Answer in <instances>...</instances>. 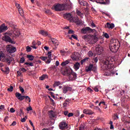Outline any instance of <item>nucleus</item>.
Masks as SVG:
<instances>
[{
	"instance_id": "nucleus-1",
	"label": "nucleus",
	"mask_w": 130,
	"mask_h": 130,
	"mask_svg": "<svg viewBox=\"0 0 130 130\" xmlns=\"http://www.w3.org/2000/svg\"><path fill=\"white\" fill-rule=\"evenodd\" d=\"M114 59L110 56L106 57L105 60L104 61L103 68L107 72L105 73V76L107 77L111 76L112 75H114V73L112 72L113 70V64ZM109 70V71H108Z\"/></svg>"
},
{
	"instance_id": "nucleus-2",
	"label": "nucleus",
	"mask_w": 130,
	"mask_h": 130,
	"mask_svg": "<svg viewBox=\"0 0 130 130\" xmlns=\"http://www.w3.org/2000/svg\"><path fill=\"white\" fill-rule=\"evenodd\" d=\"M119 42L116 39H112L110 42L109 48L112 52H116L118 50V47H116L118 45Z\"/></svg>"
},
{
	"instance_id": "nucleus-3",
	"label": "nucleus",
	"mask_w": 130,
	"mask_h": 130,
	"mask_svg": "<svg viewBox=\"0 0 130 130\" xmlns=\"http://www.w3.org/2000/svg\"><path fill=\"white\" fill-rule=\"evenodd\" d=\"M64 76H67L69 77L70 80H76L77 79V74L74 72L73 70L71 69H68L64 71L63 74Z\"/></svg>"
},
{
	"instance_id": "nucleus-4",
	"label": "nucleus",
	"mask_w": 130,
	"mask_h": 130,
	"mask_svg": "<svg viewBox=\"0 0 130 130\" xmlns=\"http://www.w3.org/2000/svg\"><path fill=\"white\" fill-rule=\"evenodd\" d=\"M15 96L20 101H22V100H24V99L25 98L26 102H31V99L29 96L22 95V94L19 92H16Z\"/></svg>"
},
{
	"instance_id": "nucleus-5",
	"label": "nucleus",
	"mask_w": 130,
	"mask_h": 130,
	"mask_svg": "<svg viewBox=\"0 0 130 130\" xmlns=\"http://www.w3.org/2000/svg\"><path fill=\"white\" fill-rule=\"evenodd\" d=\"M68 123L65 121H62L59 124V128L61 130H64L68 128Z\"/></svg>"
},
{
	"instance_id": "nucleus-6",
	"label": "nucleus",
	"mask_w": 130,
	"mask_h": 130,
	"mask_svg": "<svg viewBox=\"0 0 130 130\" xmlns=\"http://www.w3.org/2000/svg\"><path fill=\"white\" fill-rule=\"evenodd\" d=\"M71 22L75 23L77 25H81V26L83 25V21L80 20L78 17H72V19H71Z\"/></svg>"
},
{
	"instance_id": "nucleus-7",
	"label": "nucleus",
	"mask_w": 130,
	"mask_h": 130,
	"mask_svg": "<svg viewBox=\"0 0 130 130\" xmlns=\"http://www.w3.org/2000/svg\"><path fill=\"white\" fill-rule=\"evenodd\" d=\"M93 30V29L89 27H86L81 29V33H83V34H89V33H92Z\"/></svg>"
},
{
	"instance_id": "nucleus-8",
	"label": "nucleus",
	"mask_w": 130,
	"mask_h": 130,
	"mask_svg": "<svg viewBox=\"0 0 130 130\" xmlns=\"http://www.w3.org/2000/svg\"><path fill=\"white\" fill-rule=\"evenodd\" d=\"M81 57V55L78 52H73L71 55L73 60H79Z\"/></svg>"
},
{
	"instance_id": "nucleus-9",
	"label": "nucleus",
	"mask_w": 130,
	"mask_h": 130,
	"mask_svg": "<svg viewBox=\"0 0 130 130\" xmlns=\"http://www.w3.org/2000/svg\"><path fill=\"white\" fill-rule=\"evenodd\" d=\"M53 8H54L55 11H56L57 12H60V11H63V4H58L56 5H54ZM53 8H52V9H53Z\"/></svg>"
},
{
	"instance_id": "nucleus-10",
	"label": "nucleus",
	"mask_w": 130,
	"mask_h": 130,
	"mask_svg": "<svg viewBox=\"0 0 130 130\" xmlns=\"http://www.w3.org/2000/svg\"><path fill=\"white\" fill-rule=\"evenodd\" d=\"M3 40H4V41H6V42H9L12 44H15V42L13 41L12 39H11V37L7 35H5V36L3 37Z\"/></svg>"
},
{
	"instance_id": "nucleus-11",
	"label": "nucleus",
	"mask_w": 130,
	"mask_h": 130,
	"mask_svg": "<svg viewBox=\"0 0 130 130\" xmlns=\"http://www.w3.org/2000/svg\"><path fill=\"white\" fill-rule=\"evenodd\" d=\"M63 17L64 19H67L70 22H71L73 19V15L71 13H65L63 14Z\"/></svg>"
},
{
	"instance_id": "nucleus-12",
	"label": "nucleus",
	"mask_w": 130,
	"mask_h": 130,
	"mask_svg": "<svg viewBox=\"0 0 130 130\" xmlns=\"http://www.w3.org/2000/svg\"><path fill=\"white\" fill-rule=\"evenodd\" d=\"M63 11H70L72 6L70 3H67L65 4H63Z\"/></svg>"
},
{
	"instance_id": "nucleus-13",
	"label": "nucleus",
	"mask_w": 130,
	"mask_h": 130,
	"mask_svg": "<svg viewBox=\"0 0 130 130\" xmlns=\"http://www.w3.org/2000/svg\"><path fill=\"white\" fill-rule=\"evenodd\" d=\"M63 93L64 94H67L68 92L72 91L73 88L71 87L64 86L62 88Z\"/></svg>"
},
{
	"instance_id": "nucleus-14",
	"label": "nucleus",
	"mask_w": 130,
	"mask_h": 130,
	"mask_svg": "<svg viewBox=\"0 0 130 130\" xmlns=\"http://www.w3.org/2000/svg\"><path fill=\"white\" fill-rule=\"evenodd\" d=\"M7 30H8V26H6L5 23H3L1 26H0V33L6 32Z\"/></svg>"
},
{
	"instance_id": "nucleus-15",
	"label": "nucleus",
	"mask_w": 130,
	"mask_h": 130,
	"mask_svg": "<svg viewBox=\"0 0 130 130\" xmlns=\"http://www.w3.org/2000/svg\"><path fill=\"white\" fill-rule=\"evenodd\" d=\"M17 49L15 47H8L7 48V51L9 52V53H14V52H16Z\"/></svg>"
},
{
	"instance_id": "nucleus-16",
	"label": "nucleus",
	"mask_w": 130,
	"mask_h": 130,
	"mask_svg": "<svg viewBox=\"0 0 130 130\" xmlns=\"http://www.w3.org/2000/svg\"><path fill=\"white\" fill-rule=\"evenodd\" d=\"M50 40L55 46H58V45H59V42L55 38H50Z\"/></svg>"
},
{
	"instance_id": "nucleus-17",
	"label": "nucleus",
	"mask_w": 130,
	"mask_h": 130,
	"mask_svg": "<svg viewBox=\"0 0 130 130\" xmlns=\"http://www.w3.org/2000/svg\"><path fill=\"white\" fill-rule=\"evenodd\" d=\"M78 3L79 5H81V6H83V7H89V4L83 0H78Z\"/></svg>"
},
{
	"instance_id": "nucleus-18",
	"label": "nucleus",
	"mask_w": 130,
	"mask_h": 130,
	"mask_svg": "<svg viewBox=\"0 0 130 130\" xmlns=\"http://www.w3.org/2000/svg\"><path fill=\"white\" fill-rule=\"evenodd\" d=\"M13 60L14 58L11 56L7 57L5 58V61H6L7 63H8V64L9 65L11 64V62H12V61H13Z\"/></svg>"
},
{
	"instance_id": "nucleus-19",
	"label": "nucleus",
	"mask_w": 130,
	"mask_h": 130,
	"mask_svg": "<svg viewBox=\"0 0 130 130\" xmlns=\"http://www.w3.org/2000/svg\"><path fill=\"white\" fill-rule=\"evenodd\" d=\"M90 40H91L90 43H91L92 44H95V43H96V42L98 41V38L96 37V36H92Z\"/></svg>"
},
{
	"instance_id": "nucleus-20",
	"label": "nucleus",
	"mask_w": 130,
	"mask_h": 130,
	"mask_svg": "<svg viewBox=\"0 0 130 130\" xmlns=\"http://www.w3.org/2000/svg\"><path fill=\"white\" fill-rule=\"evenodd\" d=\"M95 50L99 55H100V54L103 52V47H98L96 48Z\"/></svg>"
},
{
	"instance_id": "nucleus-21",
	"label": "nucleus",
	"mask_w": 130,
	"mask_h": 130,
	"mask_svg": "<svg viewBox=\"0 0 130 130\" xmlns=\"http://www.w3.org/2000/svg\"><path fill=\"white\" fill-rule=\"evenodd\" d=\"M47 55H48V56H47V57L48 58V60H47V61H46V62L47 64H48V63H50V62L51 61V52L49 51L47 53Z\"/></svg>"
},
{
	"instance_id": "nucleus-22",
	"label": "nucleus",
	"mask_w": 130,
	"mask_h": 130,
	"mask_svg": "<svg viewBox=\"0 0 130 130\" xmlns=\"http://www.w3.org/2000/svg\"><path fill=\"white\" fill-rule=\"evenodd\" d=\"M83 113H85V114H88L89 115H92L94 112H93V111H92L91 110L84 109L83 110Z\"/></svg>"
},
{
	"instance_id": "nucleus-23",
	"label": "nucleus",
	"mask_w": 130,
	"mask_h": 130,
	"mask_svg": "<svg viewBox=\"0 0 130 130\" xmlns=\"http://www.w3.org/2000/svg\"><path fill=\"white\" fill-rule=\"evenodd\" d=\"M106 28H108V29H113L114 28V24L113 23H110L109 22L107 23V26H106Z\"/></svg>"
},
{
	"instance_id": "nucleus-24",
	"label": "nucleus",
	"mask_w": 130,
	"mask_h": 130,
	"mask_svg": "<svg viewBox=\"0 0 130 130\" xmlns=\"http://www.w3.org/2000/svg\"><path fill=\"white\" fill-rule=\"evenodd\" d=\"M39 34H41V35H43V36H48V32L43 30L39 31Z\"/></svg>"
},
{
	"instance_id": "nucleus-25",
	"label": "nucleus",
	"mask_w": 130,
	"mask_h": 130,
	"mask_svg": "<svg viewBox=\"0 0 130 130\" xmlns=\"http://www.w3.org/2000/svg\"><path fill=\"white\" fill-rule=\"evenodd\" d=\"M113 120H117L119 119L118 117V114L117 113H114L112 115Z\"/></svg>"
},
{
	"instance_id": "nucleus-26",
	"label": "nucleus",
	"mask_w": 130,
	"mask_h": 130,
	"mask_svg": "<svg viewBox=\"0 0 130 130\" xmlns=\"http://www.w3.org/2000/svg\"><path fill=\"white\" fill-rule=\"evenodd\" d=\"M13 34H15V35L16 36H20V31H19V29H18L17 28H14Z\"/></svg>"
},
{
	"instance_id": "nucleus-27",
	"label": "nucleus",
	"mask_w": 130,
	"mask_h": 130,
	"mask_svg": "<svg viewBox=\"0 0 130 130\" xmlns=\"http://www.w3.org/2000/svg\"><path fill=\"white\" fill-rule=\"evenodd\" d=\"M70 61H71V60H66L61 63V66H62V67H64V66H67V64H69V63H70Z\"/></svg>"
},
{
	"instance_id": "nucleus-28",
	"label": "nucleus",
	"mask_w": 130,
	"mask_h": 130,
	"mask_svg": "<svg viewBox=\"0 0 130 130\" xmlns=\"http://www.w3.org/2000/svg\"><path fill=\"white\" fill-rule=\"evenodd\" d=\"M93 68V64H89L87 69H86V72H91L92 71V69Z\"/></svg>"
},
{
	"instance_id": "nucleus-29",
	"label": "nucleus",
	"mask_w": 130,
	"mask_h": 130,
	"mask_svg": "<svg viewBox=\"0 0 130 130\" xmlns=\"http://www.w3.org/2000/svg\"><path fill=\"white\" fill-rule=\"evenodd\" d=\"M40 59H42V60H43V61H45L46 63V61L48 60V58L47 56H41L40 57Z\"/></svg>"
},
{
	"instance_id": "nucleus-30",
	"label": "nucleus",
	"mask_w": 130,
	"mask_h": 130,
	"mask_svg": "<svg viewBox=\"0 0 130 130\" xmlns=\"http://www.w3.org/2000/svg\"><path fill=\"white\" fill-rule=\"evenodd\" d=\"M88 60H89V57L84 58V59H83L80 61L81 64H83L84 62H86V61H88Z\"/></svg>"
},
{
	"instance_id": "nucleus-31",
	"label": "nucleus",
	"mask_w": 130,
	"mask_h": 130,
	"mask_svg": "<svg viewBox=\"0 0 130 130\" xmlns=\"http://www.w3.org/2000/svg\"><path fill=\"white\" fill-rule=\"evenodd\" d=\"M76 14L78 16H80V18H83V13L78 9H76Z\"/></svg>"
},
{
	"instance_id": "nucleus-32",
	"label": "nucleus",
	"mask_w": 130,
	"mask_h": 130,
	"mask_svg": "<svg viewBox=\"0 0 130 130\" xmlns=\"http://www.w3.org/2000/svg\"><path fill=\"white\" fill-rule=\"evenodd\" d=\"M75 69L76 71L79 70L80 69V63L77 62L74 64Z\"/></svg>"
},
{
	"instance_id": "nucleus-33",
	"label": "nucleus",
	"mask_w": 130,
	"mask_h": 130,
	"mask_svg": "<svg viewBox=\"0 0 130 130\" xmlns=\"http://www.w3.org/2000/svg\"><path fill=\"white\" fill-rule=\"evenodd\" d=\"M87 54L89 57H92L93 55H94V53H93L92 51H89Z\"/></svg>"
},
{
	"instance_id": "nucleus-34",
	"label": "nucleus",
	"mask_w": 130,
	"mask_h": 130,
	"mask_svg": "<svg viewBox=\"0 0 130 130\" xmlns=\"http://www.w3.org/2000/svg\"><path fill=\"white\" fill-rule=\"evenodd\" d=\"M91 71L94 72V73H97V66L92 65V69Z\"/></svg>"
},
{
	"instance_id": "nucleus-35",
	"label": "nucleus",
	"mask_w": 130,
	"mask_h": 130,
	"mask_svg": "<svg viewBox=\"0 0 130 130\" xmlns=\"http://www.w3.org/2000/svg\"><path fill=\"white\" fill-rule=\"evenodd\" d=\"M46 77H47V75L43 74L41 77H40V81H43V80H45Z\"/></svg>"
},
{
	"instance_id": "nucleus-36",
	"label": "nucleus",
	"mask_w": 130,
	"mask_h": 130,
	"mask_svg": "<svg viewBox=\"0 0 130 130\" xmlns=\"http://www.w3.org/2000/svg\"><path fill=\"white\" fill-rule=\"evenodd\" d=\"M27 57L30 60H33L34 59V56H33L32 55H27Z\"/></svg>"
},
{
	"instance_id": "nucleus-37",
	"label": "nucleus",
	"mask_w": 130,
	"mask_h": 130,
	"mask_svg": "<svg viewBox=\"0 0 130 130\" xmlns=\"http://www.w3.org/2000/svg\"><path fill=\"white\" fill-rule=\"evenodd\" d=\"M59 85H60V82L59 81H56L54 82L53 86L54 88H55L56 86H59Z\"/></svg>"
},
{
	"instance_id": "nucleus-38",
	"label": "nucleus",
	"mask_w": 130,
	"mask_h": 130,
	"mask_svg": "<svg viewBox=\"0 0 130 130\" xmlns=\"http://www.w3.org/2000/svg\"><path fill=\"white\" fill-rule=\"evenodd\" d=\"M32 46H31V47L32 48H34V49H36L37 48V47H36V44H37L36 42H35V41H34L32 42Z\"/></svg>"
},
{
	"instance_id": "nucleus-39",
	"label": "nucleus",
	"mask_w": 130,
	"mask_h": 130,
	"mask_svg": "<svg viewBox=\"0 0 130 130\" xmlns=\"http://www.w3.org/2000/svg\"><path fill=\"white\" fill-rule=\"evenodd\" d=\"M13 90H14V87L12 86H11L10 88L7 89V91H8V92H13Z\"/></svg>"
},
{
	"instance_id": "nucleus-40",
	"label": "nucleus",
	"mask_w": 130,
	"mask_h": 130,
	"mask_svg": "<svg viewBox=\"0 0 130 130\" xmlns=\"http://www.w3.org/2000/svg\"><path fill=\"white\" fill-rule=\"evenodd\" d=\"M20 63H24V62H25V57H21L20 58Z\"/></svg>"
},
{
	"instance_id": "nucleus-41",
	"label": "nucleus",
	"mask_w": 130,
	"mask_h": 130,
	"mask_svg": "<svg viewBox=\"0 0 130 130\" xmlns=\"http://www.w3.org/2000/svg\"><path fill=\"white\" fill-rule=\"evenodd\" d=\"M48 98H49L50 101L51 102H52V105H54V104H55V103H54V101L53 100V99H52L51 98V97H50V95H48Z\"/></svg>"
},
{
	"instance_id": "nucleus-42",
	"label": "nucleus",
	"mask_w": 130,
	"mask_h": 130,
	"mask_svg": "<svg viewBox=\"0 0 130 130\" xmlns=\"http://www.w3.org/2000/svg\"><path fill=\"white\" fill-rule=\"evenodd\" d=\"M51 113L50 114L51 117H55V115L54 114V112L53 111H51Z\"/></svg>"
},
{
	"instance_id": "nucleus-43",
	"label": "nucleus",
	"mask_w": 130,
	"mask_h": 130,
	"mask_svg": "<svg viewBox=\"0 0 130 130\" xmlns=\"http://www.w3.org/2000/svg\"><path fill=\"white\" fill-rule=\"evenodd\" d=\"M13 35V34H12V32H6L5 33V35H7V36H9L10 37V36H12V35Z\"/></svg>"
},
{
	"instance_id": "nucleus-44",
	"label": "nucleus",
	"mask_w": 130,
	"mask_h": 130,
	"mask_svg": "<svg viewBox=\"0 0 130 130\" xmlns=\"http://www.w3.org/2000/svg\"><path fill=\"white\" fill-rule=\"evenodd\" d=\"M3 57H4V53L0 51V61L2 60Z\"/></svg>"
},
{
	"instance_id": "nucleus-45",
	"label": "nucleus",
	"mask_w": 130,
	"mask_h": 130,
	"mask_svg": "<svg viewBox=\"0 0 130 130\" xmlns=\"http://www.w3.org/2000/svg\"><path fill=\"white\" fill-rule=\"evenodd\" d=\"M19 89H20V91H21V93H24V92H25V90H24V88H23V87L20 86Z\"/></svg>"
},
{
	"instance_id": "nucleus-46",
	"label": "nucleus",
	"mask_w": 130,
	"mask_h": 130,
	"mask_svg": "<svg viewBox=\"0 0 130 130\" xmlns=\"http://www.w3.org/2000/svg\"><path fill=\"white\" fill-rule=\"evenodd\" d=\"M26 118H27V116H25L24 118H21V122H25V121H26Z\"/></svg>"
},
{
	"instance_id": "nucleus-47",
	"label": "nucleus",
	"mask_w": 130,
	"mask_h": 130,
	"mask_svg": "<svg viewBox=\"0 0 130 130\" xmlns=\"http://www.w3.org/2000/svg\"><path fill=\"white\" fill-rule=\"evenodd\" d=\"M26 51H27V52H30V51H31V47L27 46L26 47Z\"/></svg>"
},
{
	"instance_id": "nucleus-48",
	"label": "nucleus",
	"mask_w": 130,
	"mask_h": 130,
	"mask_svg": "<svg viewBox=\"0 0 130 130\" xmlns=\"http://www.w3.org/2000/svg\"><path fill=\"white\" fill-rule=\"evenodd\" d=\"M8 119H9V116H6L4 119V121H5V122H7L8 121Z\"/></svg>"
},
{
	"instance_id": "nucleus-49",
	"label": "nucleus",
	"mask_w": 130,
	"mask_h": 130,
	"mask_svg": "<svg viewBox=\"0 0 130 130\" xmlns=\"http://www.w3.org/2000/svg\"><path fill=\"white\" fill-rule=\"evenodd\" d=\"M74 116V113H69L68 115V117H72V116Z\"/></svg>"
},
{
	"instance_id": "nucleus-50",
	"label": "nucleus",
	"mask_w": 130,
	"mask_h": 130,
	"mask_svg": "<svg viewBox=\"0 0 130 130\" xmlns=\"http://www.w3.org/2000/svg\"><path fill=\"white\" fill-rule=\"evenodd\" d=\"M19 13L21 17L24 16V11L23 10H21V11H20Z\"/></svg>"
},
{
	"instance_id": "nucleus-51",
	"label": "nucleus",
	"mask_w": 130,
	"mask_h": 130,
	"mask_svg": "<svg viewBox=\"0 0 130 130\" xmlns=\"http://www.w3.org/2000/svg\"><path fill=\"white\" fill-rule=\"evenodd\" d=\"M9 72H10V68H9V67L6 68L5 72V73H9Z\"/></svg>"
},
{
	"instance_id": "nucleus-52",
	"label": "nucleus",
	"mask_w": 130,
	"mask_h": 130,
	"mask_svg": "<svg viewBox=\"0 0 130 130\" xmlns=\"http://www.w3.org/2000/svg\"><path fill=\"white\" fill-rule=\"evenodd\" d=\"M71 37H72V38H73L74 39H76V40H78V37H77V36H75L74 35H72L71 36Z\"/></svg>"
},
{
	"instance_id": "nucleus-53",
	"label": "nucleus",
	"mask_w": 130,
	"mask_h": 130,
	"mask_svg": "<svg viewBox=\"0 0 130 130\" xmlns=\"http://www.w3.org/2000/svg\"><path fill=\"white\" fill-rule=\"evenodd\" d=\"M16 111V110H15V109H14V108H11L10 109V112H11V113H14V112H15Z\"/></svg>"
},
{
	"instance_id": "nucleus-54",
	"label": "nucleus",
	"mask_w": 130,
	"mask_h": 130,
	"mask_svg": "<svg viewBox=\"0 0 130 130\" xmlns=\"http://www.w3.org/2000/svg\"><path fill=\"white\" fill-rule=\"evenodd\" d=\"M27 111H30V110H33V109L31 106L27 107L26 109Z\"/></svg>"
},
{
	"instance_id": "nucleus-55",
	"label": "nucleus",
	"mask_w": 130,
	"mask_h": 130,
	"mask_svg": "<svg viewBox=\"0 0 130 130\" xmlns=\"http://www.w3.org/2000/svg\"><path fill=\"white\" fill-rule=\"evenodd\" d=\"M102 14L103 15H106V16H107V17H110V15L108 13H106L104 12H102Z\"/></svg>"
},
{
	"instance_id": "nucleus-56",
	"label": "nucleus",
	"mask_w": 130,
	"mask_h": 130,
	"mask_svg": "<svg viewBox=\"0 0 130 130\" xmlns=\"http://www.w3.org/2000/svg\"><path fill=\"white\" fill-rule=\"evenodd\" d=\"M104 36H105V38H107V39H108V38H109V35H108V34H107V33H105L104 35Z\"/></svg>"
},
{
	"instance_id": "nucleus-57",
	"label": "nucleus",
	"mask_w": 130,
	"mask_h": 130,
	"mask_svg": "<svg viewBox=\"0 0 130 130\" xmlns=\"http://www.w3.org/2000/svg\"><path fill=\"white\" fill-rule=\"evenodd\" d=\"M74 31L73 30H69L68 31V34H74Z\"/></svg>"
},
{
	"instance_id": "nucleus-58",
	"label": "nucleus",
	"mask_w": 130,
	"mask_h": 130,
	"mask_svg": "<svg viewBox=\"0 0 130 130\" xmlns=\"http://www.w3.org/2000/svg\"><path fill=\"white\" fill-rule=\"evenodd\" d=\"M15 6L16 7V8H17V9H19V8H21V6H20V4H19L18 3H15Z\"/></svg>"
},
{
	"instance_id": "nucleus-59",
	"label": "nucleus",
	"mask_w": 130,
	"mask_h": 130,
	"mask_svg": "<svg viewBox=\"0 0 130 130\" xmlns=\"http://www.w3.org/2000/svg\"><path fill=\"white\" fill-rule=\"evenodd\" d=\"M16 124H17V122L14 121L12 122V123L11 124V125L12 126H15V125H16Z\"/></svg>"
},
{
	"instance_id": "nucleus-60",
	"label": "nucleus",
	"mask_w": 130,
	"mask_h": 130,
	"mask_svg": "<svg viewBox=\"0 0 130 130\" xmlns=\"http://www.w3.org/2000/svg\"><path fill=\"white\" fill-rule=\"evenodd\" d=\"M93 60L94 61V62L96 63L98 61V57H95L94 58H93Z\"/></svg>"
},
{
	"instance_id": "nucleus-61",
	"label": "nucleus",
	"mask_w": 130,
	"mask_h": 130,
	"mask_svg": "<svg viewBox=\"0 0 130 130\" xmlns=\"http://www.w3.org/2000/svg\"><path fill=\"white\" fill-rule=\"evenodd\" d=\"M5 109V106L1 105L0 106V110H4Z\"/></svg>"
},
{
	"instance_id": "nucleus-62",
	"label": "nucleus",
	"mask_w": 130,
	"mask_h": 130,
	"mask_svg": "<svg viewBox=\"0 0 130 130\" xmlns=\"http://www.w3.org/2000/svg\"><path fill=\"white\" fill-rule=\"evenodd\" d=\"M64 115H66V116H68V115H69V111H65L64 112Z\"/></svg>"
},
{
	"instance_id": "nucleus-63",
	"label": "nucleus",
	"mask_w": 130,
	"mask_h": 130,
	"mask_svg": "<svg viewBox=\"0 0 130 130\" xmlns=\"http://www.w3.org/2000/svg\"><path fill=\"white\" fill-rule=\"evenodd\" d=\"M89 92H91V93H92V92H93V90L92 89H91V88H87V89Z\"/></svg>"
},
{
	"instance_id": "nucleus-64",
	"label": "nucleus",
	"mask_w": 130,
	"mask_h": 130,
	"mask_svg": "<svg viewBox=\"0 0 130 130\" xmlns=\"http://www.w3.org/2000/svg\"><path fill=\"white\" fill-rule=\"evenodd\" d=\"M46 14H50V10H47L45 11Z\"/></svg>"
}]
</instances>
